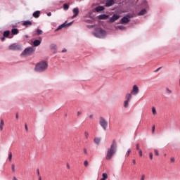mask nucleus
Listing matches in <instances>:
<instances>
[{
	"instance_id": "obj_1",
	"label": "nucleus",
	"mask_w": 180,
	"mask_h": 180,
	"mask_svg": "<svg viewBox=\"0 0 180 180\" xmlns=\"http://www.w3.org/2000/svg\"><path fill=\"white\" fill-rule=\"evenodd\" d=\"M116 150H117V144L116 143V141H113L110 148L108 149L106 160H112L115 153H116Z\"/></svg>"
},
{
	"instance_id": "obj_2",
	"label": "nucleus",
	"mask_w": 180,
	"mask_h": 180,
	"mask_svg": "<svg viewBox=\"0 0 180 180\" xmlns=\"http://www.w3.org/2000/svg\"><path fill=\"white\" fill-rule=\"evenodd\" d=\"M47 68H49V63L46 60H41L36 64L34 70L37 72H44Z\"/></svg>"
},
{
	"instance_id": "obj_3",
	"label": "nucleus",
	"mask_w": 180,
	"mask_h": 180,
	"mask_svg": "<svg viewBox=\"0 0 180 180\" xmlns=\"http://www.w3.org/2000/svg\"><path fill=\"white\" fill-rule=\"evenodd\" d=\"M36 51V46H28L21 53V56H32Z\"/></svg>"
},
{
	"instance_id": "obj_4",
	"label": "nucleus",
	"mask_w": 180,
	"mask_h": 180,
	"mask_svg": "<svg viewBox=\"0 0 180 180\" xmlns=\"http://www.w3.org/2000/svg\"><path fill=\"white\" fill-rule=\"evenodd\" d=\"M94 36L95 37H98L99 39H102V37H105V35L106 34V32L105 30L97 28L95 32H93Z\"/></svg>"
},
{
	"instance_id": "obj_5",
	"label": "nucleus",
	"mask_w": 180,
	"mask_h": 180,
	"mask_svg": "<svg viewBox=\"0 0 180 180\" xmlns=\"http://www.w3.org/2000/svg\"><path fill=\"white\" fill-rule=\"evenodd\" d=\"M99 124L103 130H108V123L104 117H100Z\"/></svg>"
},
{
	"instance_id": "obj_6",
	"label": "nucleus",
	"mask_w": 180,
	"mask_h": 180,
	"mask_svg": "<svg viewBox=\"0 0 180 180\" xmlns=\"http://www.w3.org/2000/svg\"><path fill=\"white\" fill-rule=\"evenodd\" d=\"M139 92H140V90L139 89V86L137 85H134L132 90L131 91V94L132 95L136 96V95H139Z\"/></svg>"
},
{
	"instance_id": "obj_7",
	"label": "nucleus",
	"mask_w": 180,
	"mask_h": 180,
	"mask_svg": "<svg viewBox=\"0 0 180 180\" xmlns=\"http://www.w3.org/2000/svg\"><path fill=\"white\" fill-rule=\"evenodd\" d=\"M120 18V15L117 14H114L110 18V22L111 23H113V22H115V20H117Z\"/></svg>"
},
{
	"instance_id": "obj_8",
	"label": "nucleus",
	"mask_w": 180,
	"mask_h": 180,
	"mask_svg": "<svg viewBox=\"0 0 180 180\" xmlns=\"http://www.w3.org/2000/svg\"><path fill=\"white\" fill-rule=\"evenodd\" d=\"M130 22V16L126 15L121 19V23H129Z\"/></svg>"
},
{
	"instance_id": "obj_9",
	"label": "nucleus",
	"mask_w": 180,
	"mask_h": 180,
	"mask_svg": "<svg viewBox=\"0 0 180 180\" xmlns=\"http://www.w3.org/2000/svg\"><path fill=\"white\" fill-rule=\"evenodd\" d=\"M115 4V0H106L105 6L106 8H110V6H113Z\"/></svg>"
},
{
	"instance_id": "obj_10",
	"label": "nucleus",
	"mask_w": 180,
	"mask_h": 180,
	"mask_svg": "<svg viewBox=\"0 0 180 180\" xmlns=\"http://www.w3.org/2000/svg\"><path fill=\"white\" fill-rule=\"evenodd\" d=\"M71 25H72V22H69L68 24H62L61 25H60L56 30H61V29H63V27H67L68 26H71Z\"/></svg>"
},
{
	"instance_id": "obj_11",
	"label": "nucleus",
	"mask_w": 180,
	"mask_h": 180,
	"mask_svg": "<svg viewBox=\"0 0 180 180\" xmlns=\"http://www.w3.org/2000/svg\"><path fill=\"white\" fill-rule=\"evenodd\" d=\"M73 13H74V15L72 16V18H76V16H78V13H79V8H75L73 9Z\"/></svg>"
},
{
	"instance_id": "obj_12",
	"label": "nucleus",
	"mask_w": 180,
	"mask_h": 180,
	"mask_svg": "<svg viewBox=\"0 0 180 180\" xmlns=\"http://www.w3.org/2000/svg\"><path fill=\"white\" fill-rule=\"evenodd\" d=\"M96 12H102V11H105V7L103 6H98L95 8Z\"/></svg>"
},
{
	"instance_id": "obj_13",
	"label": "nucleus",
	"mask_w": 180,
	"mask_h": 180,
	"mask_svg": "<svg viewBox=\"0 0 180 180\" xmlns=\"http://www.w3.org/2000/svg\"><path fill=\"white\" fill-rule=\"evenodd\" d=\"M133 98V96L131 93H127L125 96V100L126 101H131V98Z\"/></svg>"
},
{
	"instance_id": "obj_14",
	"label": "nucleus",
	"mask_w": 180,
	"mask_h": 180,
	"mask_svg": "<svg viewBox=\"0 0 180 180\" xmlns=\"http://www.w3.org/2000/svg\"><path fill=\"white\" fill-rule=\"evenodd\" d=\"M8 49H9V50H13V51L20 50V46H10Z\"/></svg>"
},
{
	"instance_id": "obj_15",
	"label": "nucleus",
	"mask_w": 180,
	"mask_h": 180,
	"mask_svg": "<svg viewBox=\"0 0 180 180\" xmlns=\"http://www.w3.org/2000/svg\"><path fill=\"white\" fill-rule=\"evenodd\" d=\"M101 138L99 137H96L94 139V141L95 143V144H96L97 146H99L101 144Z\"/></svg>"
},
{
	"instance_id": "obj_16",
	"label": "nucleus",
	"mask_w": 180,
	"mask_h": 180,
	"mask_svg": "<svg viewBox=\"0 0 180 180\" xmlns=\"http://www.w3.org/2000/svg\"><path fill=\"white\" fill-rule=\"evenodd\" d=\"M40 13H41L40 11H37L33 13L32 16H34V18L37 19V18H39V16H40Z\"/></svg>"
},
{
	"instance_id": "obj_17",
	"label": "nucleus",
	"mask_w": 180,
	"mask_h": 180,
	"mask_svg": "<svg viewBox=\"0 0 180 180\" xmlns=\"http://www.w3.org/2000/svg\"><path fill=\"white\" fill-rule=\"evenodd\" d=\"M98 18H99V19H101V20H106V19L109 18V15H108L106 14H103V15H99Z\"/></svg>"
},
{
	"instance_id": "obj_18",
	"label": "nucleus",
	"mask_w": 180,
	"mask_h": 180,
	"mask_svg": "<svg viewBox=\"0 0 180 180\" xmlns=\"http://www.w3.org/2000/svg\"><path fill=\"white\" fill-rule=\"evenodd\" d=\"M32 23L31 21H24L23 26H25V27H27L28 26H32Z\"/></svg>"
},
{
	"instance_id": "obj_19",
	"label": "nucleus",
	"mask_w": 180,
	"mask_h": 180,
	"mask_svg": "<svg viewBox=\"0 0 180 180\" xmlns=\"http://www.w3.org/2000/svg\"><path fill=\"white\" fill-rule=\"evenodd\" d=\"M4 37H9L11 36V31L6 30L3 34Z\"/></svg>"
},
{
	"instance_id": "obj_20",
	"label": "nucleus",
	"mask_w": 180,
	"mask_h": 180,
	"mask_svg": "<svg viewBox=\"0 0 180 180\" xmlns=\"http://www.w3.org/2000/svg\"><path fill=\"white\" fill-rule=\"evenodd\" d=\"M146 13H147V10L143 9L139 13V16H143V15H146Z\"/></svg>"
},
{
	"instance_id": "obj_21",
	"label": "nucleus",
	"mask_w": 180,
	"mask_h": 180,
	"mask_svg": "<svg viewBox=\"0 0 180 180\" xmlns=\"http://www.w3.org/2000/svg\"><path fill=\"white\" fill-rule=\"evenodd\" d=\"M4 126H5V122H4V120H1L0 122V130H4Z\"/></svg>"
},
{
	"instance_id": "obj_22",
	"label": "nucleus",
	"mask_w": 180,
	"mask_h": 180,
	"mask_svg": "<svg viewBox=\"0 0 180 180\" xmlns=\"http://www.w3.org/2000/svg\"><path fill=\"white\" fill-rule=\"evenodd\" d=\"M129 103H130V101L125 100L124 101V108H129Z\"/></svg>"
},
{
	"instance_id": "obj_23",
	"label": "nucleus",
	"mask_w": 180,
	"mask_h": 180,
	"mask_svg": "<svg viewBox=\"0 0 180 180\" xmlns=\"http://www.w3.org/2000/svg\"><path fill=\"white\" fill-rule=\"evenodd\" d=\"M12 34H18L19 33V30L16 28H14L11 30Z\"/></svg>"
},
{
	"instance_id": "obj_24",
	"label": "nucleus",
	"mask_w": 180,
	"mask_h": 180,
	"mask_svg": "<svg viewBox=\"0 0 180 180\" xmlns=\"http://www.w3.org/2000/svg\"><path fill=\"white\" fill-rule=\"evenodd\" d=\"M40 40L36 39L35 41H34V46H40Z\"/></svg>"
},
{
	"instance_id": "obj_25",
	"label": "nucleus",
	"mask_w": 180,
	"mask_h": 180,
	"mask_svg": "<svg viewBox=\"0 0 180 180\" xmlns=\"http://www.w3.org/2000/svg\"><path fill=\"white\" fill-rule=\"evenodd\" d=\"M117 29H119L120 30H126V27L123 25H119L117 27Z\"/></svg>"
},
{
	"instance_id": "obj_26",
	"label": "nucleus",
	"mask_w": 180,
	"mask_h": 180,
	"mask_svg": "<svg viewBox=\"0 0 180 180\" xmlns=\"http://www.w3.org/2000/svg\"><path fill=\"white\" fill-rule=\"evenodd\" d=\"M69 8H70V6H68V4H65L63 5V9H64V11H68Z\"/></svg>"
},
{
	"instance_id": "obj_27",
	"label": "nucleus",
	"mask_w": 180,
	"mask_h": 180,
	"mask_svg": "<svg viewBox=\"0 0 180 180\" xmlns=\"http://www.w3.org/2000/svg\"><path fill=\"white\" fill-rule=\"evenodd\" d=\"M152 113L153 115H157V110H155V107H152Z\"/></svg>"
},
{
	"instance_id": "obj_28",
	"label": "nucleus",
	"mask_w": 180,
	"mask_h": 180,
	"mask_svg": "<svg viewBox=\"0 0 180 180\" xmlns=\"http://www.w3.org/2000/svg\"><path fill=\"white\" fill-rule=\"evenodd\" d=\"M103 179H108V174L103 173Z\"/></svg>"
},
{
	"instance_id": "obj_29",
	"label": "nucleus",
	"mask_w": 180,
	"mask_h": 180,
	"mask_svg": "<svg viewBox=\"0 0 180 180\" xmlns=\"http://www.w3.org/2000/svg\"><path fill=\"white\" fill-rule=\"evenodd\" d=\"M166 91H167V94H172V91H171V89H169V88H166Z\"/></svg>"
},
{
	"instance_id": "obj_30",
	"label": "nucleus",
	"mask_w": 180,
	"mask_h": 180,
	"mask_svg": "<svg viewBox=\"0 0 180 180\" xmlns=\"http://www.w3.org/2000/svg\"><path fill=\"white\" fill-rule=\"evenodd\" d=\"M130 153H131V149H128L126 153L127 157H129V155H130Z\"/></svg>"
},
{
	"instance_id": "obj_31",
	"label": "nucleus",
	"mask_w": 180,
	"mask_h": 180,
	"mask_svg": "<svg viewBox=\"0 0 180 180\" xmlns=\"http://www.w3.org/2000/svg\"><path fill=\"white\" fill-rule=\"evenodd\" d=\"M8 160H9V161H12V152H10V153H9V155H8Z\"/></svg>"
},
{
	"instance_id": "obj_32",
	"label": "nucleus",
	"mask_w": 180,
	"mask_h": 180,
	"mask_svg": "<svg viewBox=\"0 0 180 180\" xmlns=\"http://www.w3.org/2000/svg\"><path fill=\"white\" fill-rule=\"evenodd\" d=\"M84 136H85L86 139H88L89 137V133L88 131H85Z\"/></svg>"
},
{
	"instance_id": "obj_33",
	"label": "nucleus",
	"mask_w": 180,
	"mask_h": 180,
	"mask_svg": "<svg viewBox=\"0 0 180 180\" xmlns=\"http://www.w3.org/2000/svg\"><path fill=\"white\" fill-rule=\"evenodd\" d=\"M37 33L39 36V34H41V33H43V31H41V30H37Z\"/></svg>"
},
{
	"instance_id": "obj_34",
	"label": "nucleus",
	"mask_w": 180,
	"mask_h": 180,
	"mask_svg": "<svg viewBox=\"0 0 180 180\" xmlns=\"http://www.w3.org/2000/svg\"><path fill=\"white\" fill-rule=\"evenodd\" d=\"M84 167H88V165H89V163H88V160H85L84 162Z\"/></svg>"
},
{
	"instance_id": "obj_35",
	"label": "nucleus",
	"mask_w": 180,
	"mask_h": 180,
	"mask_svg": "<svg viewBox=\"0 0 180 180\" xmlns=\"http://www.w3.org/2000/svg\"><path fill=\"white\" fill-rule=\"evenodd\" d=\"M11 168H12V172H15V165H14V164H13V165H11Z\"/></svg>"
},
{
	"instance_id": "obj_36",
	"label": "nucleus",
	"mask_w": 180,
	"mask_h": 180,
	"mask_svg": "<svg viewBox=\"0 0 180 180\" xmlns=\"http://www.w3.org/2000/svg\"><path fill=\"white\" fill-rule=\"evenodd\" d=\"M68 49L66 48H64L63 49L61 50V53H67Z\"/></svg>"
},
{
	"instance_id": "obj_37",
	"label": "nucleus",
	"mask_w": 180,
	"mask_h": 180,
	"mask_svg": "<svg viewBox=\"0 0 180 180\" xmlns=\"http://www.w3.org/2000/svg\"><path fill=\"white\" fill-rule=\"evenodd\" d=\"M136 150H139H139H141V149H140V144L139 143H137L136 145Z\"/></svg>"
},
{
	"instance_id": "obj_38",
	"label": "nucleus",
	"mask_w": 180,
	"mask_h": 180,
	"mask_svg": "<svg viewBox=\"0 0 180 180\" xmlns=\"http://www.w3.org/2000/svg\"><path fill=\"white\" fill-rule=\"evenodd\" d=\"M154 152H155V155H158V156L160 155V153H158V150L157 149H155Z\"/></svg>"
},
{
	"instance_id": "obj_39",
	"label": "nucleus",
	"mask_w": 180,
	"mask_h": 180,
	"mask_svg": "<svg viewBox=\"0 0 180 180\" xmlns=\"http://www.w3.org/2000/svg\"><path fill=\"white\" fill-rule=\"evenodd\" d=\"M139 153L140 157H143V150H139Z\"/></svg>"
},
{
	"instance_id": "obj_40",
	"label": "nucleus",
	"mask_w": 180,
	"mask_h": 180,
	"mask_svg": "<svg viewBox=\"0 0 180 180\" xmlns=\"http://www.w3.org/2000/svg\"><path fill=\"white\" fill-rule=\"evenodd\" d=\"M83 151H84V154H88V150H86V148H84L83 149Z\"/></svg>"
},
{
	"instance_id": "obj_41",
	"label": "nucleus",
	"mask_w": 180,
	"mask_h": 180,
	"mask_svg": "<svg viewBox=\"0 0 180 180\" xmlns=\"http://www.w3.org/2000/svg\"><path fill=\"white\" fill-rule=\"evenodd\" d=\"M154 131H155V126H153L152 127V133H154Z\"/></svg>"
},
{
	"instance_id": "obj_42",
	"label": "nucleus",
	"mask_w": 180,
	"mask_h": 180,
	"mask_svg": "<svg viewBox=\"0 0 180 180\" xmlns=\"http://www.w3.org/2000/svg\"><path fill=\"white\" fill-rule=\"evenodd\" d=\"M149 157H150V160H153V153H149Z\"/></svg>"
},
{
	"instance_id": "obj_43",
	"label": "nucleus",
	"mask_w": 180,
	"mask_h": 180,
	"mask_svg": "<svg viewBox=\"0 0 180 180\" xmlns=\"http://www.w3.org/2000/svg\"><path fill=\"white\" fill-rule=\"evenodd\" d=\"M170 161H171L172 162H175V158H172L170 159Z\"/></svg>"
},
{
	"instance_id": "obj_44",
	"label": "nucleus",
	"mask_w": 180,
	"mask_h": 180,
	"mask_svg": "<svg viewBox=\"0 0 180 180\" xmlns=\"http://www.w3.org/2000/svg\"><path fill=\"white\" fill-rule=\"evenodd\" d=\"M146 179V175L143 174L141 180H144Z\"/></svg>"
},
{
	"instance_id": "obj_45",
	"label": "nucleus",
	"mask_w": 180,
	"mask_h": 180,
	"mask_svg": "<svg viewBox=\"0 0 180 180\" xmlns=\"http://www.w3.org/2000/svg\"><path fill=\"white\" fill-rule=\"evenodd\" d=\"M81 114H82L81 111L77 112V116H81Z\"/></svg>"
},
{
	"instance_id": "obj_46",
	"label": "nucleus",
	"mask_w": 180,
	"mask_h": 180,
	"mask_svg": "<svg viewBox=\"0 0 180 180\" xmlns=\"http://www.w3.org/2000/svg\"><path fill=\"white\" fill-rule=\"evenodd\" d=\"M132 162H133V164H134V165H136V160H132Z\"/></svg>"
},
{
	"instance_id": "obj_47",
	"label": "nucleus",
	"mask_w": 180,
	"mask_h": 180,
	"mask_svg": "<svg viewBox=\"0 0 180 180\" xmlns=\"http://www.w3.org/2000/svg\"><path fill=\"white\" fill-rule=\"evenodd\" d=\"M1 41H5V37H3L1 39Z\"/></svg>"
},
{
	"instance_id": "obj_48",
	"label": "nucleus",
	"mask_w": 180,
	"mask_h": 180,
	"mask_svg": "<svg viewBox=\"0 0 180 180\" xmlns=\"http://www.w3.org/2000/svg\"><path fill=\"white\" fill-rule=\"evenodd\" d=\"M89 118H90V119H94V115H89Z\"/></svg>"
},
{
	"instance_id": "obj_49",
	"label": "nucleus",
	"mask_w": 180,
	"mask_h": 180,
	"mask_svg": "<svg viewBox=\"0 0 180 180\" xmlns=\"http://www.w3.org/2000/svg\"><path fill=\"white\" fill-rule=\"evenodd\" d=\"M15 117H16V119H19V114H16V115H15Z\"/></svg>"
},
{
	"instance_id": "obj_50",
	"label": "nucleus",
	"mask_w": 180,
	"mask_h": 180,
	"mask_svg": "<svg viewBox=\"0 0 180 180\" xmlns=\"http://www.w3.org/2000/svg\"><path fill=\"white\" fill-rule=\"evenodd\" d=\"M47 15H48V16H51V13L49 12V13H47Z\"/></svg>"
},
{
	"instance_id": "obj_51",
	"label": "nucleus",
	"mask_w": 180,
	"mask_h": 180,
	"mask_svg": "<svg viewBox=\"0 0 180 180\" xmlns=\"http://www.w3.org/2000/svg\"><path fill=\"white\" fill-rule=\"evenodd\" d=\"M51 50H54V49H56V46H51Z\"/></svg>"
},
{
	"instance_id": "obj_52",
	"label": "nucleus",
	"mask_w": 180,
	"mask_h": 180,
	"mask_svg": "<svg viewBox=\"0 0 180 180\" xmlns=\"http://www.w3.org/2000/svg\"><path fill=\"white\" fill-rule=\"evenodd\" d=\"M67 168L70 169V165L67 164Z\"/></svg>"
},
{
	"instance_id": "obj_53",
	"label": "nucleus",
	"mask_w": 180,
	"mask_h": 180,
	"mask_svg": "<svg viewBox=\"0 0 180 180\" xmlns=\"http://www.w3.org/2000/svg\"><path fill=\"white\" fill-rule=\"evenodd\" d=\"M25 130L27 131V124H25Z\"/></svg>"
},
{
	"instance_id": "obj_54",
	"label": "nucleus",
	"mask_w": 180,
	"mask_h": 180,
	"mask_svg": "<svg viewBox=\"0 0 180 180\" xmlns=\"http://www.w3.org/2000/svg\"><path fill=\"white\" fill-rule=\"evenodd\" d=\"M37 174L38 175H40V172H39V169H37Z\"/></svg>"
},
{
	"instance_id": "obj_55",
	"label": "nucleus",
	"mask_w": 180,
	"mask_h": 180,
	"mask_svg": "<svg viewBox=\"0 0 180 180\" xmlns=\"http://www.w3.org/2000/svg\"><path fill=\"white\" fill-rule=\"evenodd\" d=\"M39 180H41V176H39Z\"/></svg>"
},
{
	"instance_id": "obj_56",
	"label": "nucleus",
	"mask_w": 180,
	"mask_h": 180,
	"mask_svg": "<svg viewBox=\"0 0 180 180\" xmlns=\"http://www.w3.org/2000/svg\"><path fill=\"white\" fill-rule=\"evenodd\" d=\"M101 180H105V179H103V178H102V179H101Z\"/></svg>"
}]
</instances>
